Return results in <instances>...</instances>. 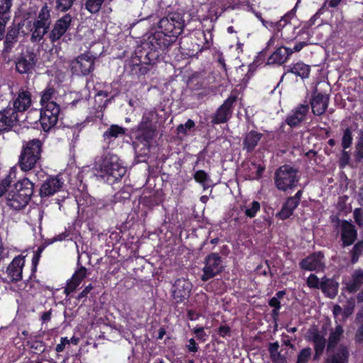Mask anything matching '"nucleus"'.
Returning a JSON list of instances; mask_svg holds the SVG:
<instances>
[{
  "label": "nucleus",
  "mask_w": 363,
  "mask_h": 363,
  "mask_svg": "<svg viewBox=\"0 0 363 363\" xmlns=\"http://www.w3.org/2000/svg\"><path fill=\"white\" fill-rule=\"evenodd\" d=\"M184 27V20L179 13H173L162 18L157 28H152L145 35L143 45L150 51L164 50L173 43Z\"/></svg>",
  "instance_id": "f257e3e1"
},
{
  "label": "nucleus",
  "mask_w": 363,
  "mask_h": 363,
  "mask_svg": "<svg viewBox=\"0 0 363 363\" xmlns=\"http://www.w3.org/2000/svg\"><path fill=\"white\" fill-rule=\"evenodd\" d=\"M57 99V94L53 88L48 87L41 93L40 122L45 132L55 127L58 121L60 106Z\"/></svg>",
  "instance_id": "f03ea898"
},
{
  "label": "nucleus",
  "mask_w": 363,
  "mask_h": 363,
  "mask_svg": "<svg viewBox=\"0 0 363 363\" xmlns=\"http://www.w3.org/2000/svg\"><path fill=\"white\" fill-rule=\"evenodd\" d=\"M291 18L292 15L288 13L275 23L263 21V25L267 28L274 30L268 46H278L283 43H289L297 38L296 26L291 22Z\"/></svg>",
  "instance_id": "7ed1b4c3"
},
{
  "label": "nucleus",
  "mask_w": 363,
  "mask_h": 363,
  "mask_svg": "<svg viewBox=\"0 0 363 363\" xmlns=\"http://www.w3.org/2000/svg\"><path fill=\"white\" fill-rule=\"evenodd\" d=\"M95 169L97 176L110 184L118 182L126 172V169L118 157L110 154L106 155L96 163Z\"/></svg>",
  "instance_id": "20e7f679"
},
{
  "label": "nucleus",
  "mask_w": 363,
  "mask_h": 363,
  "mask_svg": "<svg viewBox=\"0 0 363 363\" xmlns=\"http://www.w3.org/2000/svg\"><path fill=\"white\" fill-rule=\"evenodd\" d=\"M33 184L26 178L16 184L6 196V203L15 210L25 207L33 194Z\"/></svg>",
  "instance_id": "39448f33"
},
{
  "label": "nucleus",
  "mask_w": 363,
  "mask_h": 363,
  "mask_svg": "<svg viewBox=\"0 0 363 363\" xmlns=\"http://www.w3.org/2000/svg\"><path fill=\"white\" fill-rule=\"evenodd\" d=\"M156 116L157 114L155 110L145 111L138 125L137 140L143 143L145 147H148L150 142L155 136L156 125L155 121Z\"/></svg>",
  "instance_id": "423d86ee"
},
{
  "label": "nucleus",
  "mask_w": 363,
  "mask_h": 363,
  "mask_svg": "<svg viewBox=\"0 0 363 363\" xmlns=\"http://www.w3.org/2000/svg\"><path fill=\"white\" fill-rule=\"evenodd\" d=\"M50 10L47 5H44L38 16L37 20L30 25V22L27 25L28 30L32 33L31 40L38 42L43 38L48 32L50 26Z\"/></svg>",
  "instance_id": "0eeeda50"
},
{
  "label": "nucleus",
  "mask_w": 363,
  "mask_h": 363,
  "mask_svg": "<svg viewBox=\"0 0 363 363\" xmlns=\"http://www.w3.org/2000/svg\"><path fill=\"white\" fill-rule=\"evenodd\" d=\"M41 143L39 140H33L23 147L20 156L19 164L23 171L32 169L40 158Z\"/></svg>",
  "instance_id": "6e6552de"
},
{
  "label": "nucleus",
  "mask_w": 363,
  "mask_h": 363,
  "mask_svg": "<svg viewBox=\"0 0 363 363\" xmlns=\"http://www.w3.org/2000/svg\"><path fill=\"white\" fill-rule=\"evenodd\" d=\"M274 180L277 189L285 191L296 185L298 177L295 169L289 165H283L277 170Z\"/></svg>",
  "instance_id": "1a4fd4ad"
},
{
  "label": "nucleus",
  "mask_w": 363,
  "mask_h": 363,
  "mask_svg": "<svg viewBox=\"0 0 363 363\" xmlns=\"http://www.w3.org/2000/svg\"><path fill=\"white\" fill-rule=\"evenodd\" d=\"M94 58L88 54L77 57L71 63L73 73L77 75H86L94 69Z\"/></svg>",
  "instance_id": "9d476101"
},
{
  "label": "nucleus",
  "mask_w": 363,
  "mask_h": 363,
  "mask_svg": "<svg viewBox=\"0 0 363 363\" xmlns=\"http://www.w3.org/2000/svg\"><path fill=\"white\" fill-rule=\"evenodd\" d=\"M220 270V257L216 254H211L206 259L201 279L203 281H207L218 274Z\"/></svg>",
  "instance_id": "9b49d317"
},
{
  "label": "nucleus",
  "mask_w": 363,
  "mask_h": 363,
  "mask_svg": "<svg viewBox=\"0 0 363 363\" xmlns=\"http://www.w3.org/2000/svg\"><path fill=\"white\" fill-rule=\"evenodd\" d=\"M64 184L63 179L60 176L50 177L42 184L40 194L41 196H49L60 191Z\"/></svg>",
  "instance_id": "f8f14e48"
},
{
  "label": "nucleus",
  "mask_w": 363,
  "mask_h": 363,
  "mask_svg": "<svg viewBox=\"0 0 363 363\" xmlns=\"http://www.w3.org/2000/svg\"><path fill=\"white\" fill-rule=\"evenodd\" d=\"M191 290V284L186 279H178L172 287L174 299L177 302H182L189 296Z\"/></svg>",
  "instance_id": "ddd939ff"
},
{
  "label": "nucleus",
  "mask_w": 363,
  "mask_h": 363,
  "mask_svg": "<svg viewBox=\"0 0 363 363\" xmlns=\"http://www.w3.org/2000/svg\"><path fill=\"white\" fill-rule=\"evenodd\" d=\"M19 121V116L16 111L8 107L0 111V131L7 130L16 125Z\"/></svg>",
  "instance_id": "4468645a"
},
{
  "label": "nucleus",
  "mask_w": 363,
  "mask_h": 363,
  "mask_svg": "<svg viewBox=\"0 0 363 363\" xmlns=\"http://www.w3.org/2000/svg\"><path fill=\"white\" fill-rule=\"evenodd\" d=\"M72 22L69 14H65L58 19L49 34V38L52 42L58 40L67 30Z\"/></svg>",
  "instance_id": "2eb2a0df"
},
{
  "label": "nucleus",
  "mask_w": 363,
  "mask_h": 363,
  "mask_svg": "<svg viewBox=\"0 0 363 363\" xmlns=\"http://www.w3.org/2000/svg\"><path fill=\"white\" fill-rule=\"evenodd\" d=\"M309 111L308 105H299L294 108L286 118V123L290 127H297L303 122Z\"/></svg>",
  "instance_id": "dca6fc26"
},
{
  "label": "nucleus",
  "mask_w": 363,
  "mask_h": 363,
  "mask_svg": "<svg viewBox=\"0 0 363 363\" xmlns=\"http://www.w3.org/2000/svg\"><path fill=\"white\" fill-rule=\"evenodd\" d=\"M25 264L24 257L17 256L9 264L6 273L11 281H18L22 279L23 268Z\"/></svg>",
  "instance_id": "f3484780"
},
{
  "label": "nucleus",
  "mask_w": 363,
  "mask_h": 363,
  "mask_svg": "<svg viewBox=\"0 0 363 363\" xmlns=\"http://www.w3.org/2000/svg\"><path fill=\"white\" fill-rule=\"evenodd\" d=\"M301 267L308 271H320L324 267L323 255L321 252H317L308 256L301 262Z\"/></svg>",
  "instance_id": "a211bd4d"
},
{
  "label": "nucleus",
  "mask_w": 363,
  "mask_h": 363,
  "mask_svg": "<svg viewBox=\"0 0 363 363\" xmlns=\"http://www.w3.org/2000/svg\"><path fill=\"white\" fill-rule=\"evenodd\" d=\"M350 356L347 346H341L336 350H327L325 363H347Z\"/></svg>",
  "instance_id": "6ab92c4d"
},
{
  "label": "nucleus",
  "mask_w": 363,
  "mask_h": 363,
  "mask_svg": "<svg viewBox=\"0 0 363 363\" xmlns=\"http://www.w3.org/2000/svg\"><path fill=\"white\" fill-rule=\"evenodd\" d=\"M329 101V96L315 91L311 99L312 111L315 115L320 116L325 113Z\"/></svg>",
  "instance_id": "aec40b11"
},
{
  "label": "nucleus",
  "mask_w": 363,
  "mask_h": 363,
  "mask_svg": "<svg viewBox=\"0 0 363 363\" xmlns=\"http://www.w3.org/2000/svg\"><path fill=\"white\" fill-rule=\"evenodd\" d=\"M31 94L24 89H21L18 93L17 97L13 100V107L17 113L23 112L31 105Z\"/></svg>",
  "instance_id": "412c9836"
},
{
  "label": "nucleus",
  "mask_w": 363,
  "mask_h": 363,
  "mask_svg": "<svg viewBox=\"0 0 363 363\" xmlns=\"http://www.w3.org/2000/svg\"><path fill=\"white\" fill-rule=\"evenodd\" d=\"M235 101V98L234 96H230L224 101L213 118L214 123H225L229 119L231 114V106Z\"/></svg>",
  "instance_id": "4be33fe9"
},
{
  "label": "nucleus",
  "mask_w": 363,
  "mask_h": 363,
  "mask_svg": "<svg viewBox=\"0 0 363 363\" xmlns=\"http://www.w3.org/2000/svg\"><path fill=\"white\" fill-rule=\"evenodd\" d=\"M278 45L277 50L269 58V63L281 65L286 62L292 55V50L289 48Z\"/></svg>",
  "instance_id": "5701e85b"
},
{
  "label": "nucleus",
  "mask_w": 363,
  "mask_h": 363,
  "mask_svg": "<svg viewBox=\"0 0 363 363\" xmlns=\"http://www.w3.org/2000/svg\"><path fill=\"white\" fill-rule=\"evenodd\" d=\"M87 276V270L84 267H80L72 275L71 279L68 281L65 292L67 295L75 291L77 287L81 284L82 281Z\"/></svg>",
  "instance_id": "b1692460"
},
{
  "label": "nucleus",
  "mask_w": 363,
  "mask_h": 363,
  "mask_svg": "<svg viewBox=\"0 0 363 363\" xmlns=\"http://www.w3.org/2000/svg\"><path fill=\"white\" fill-rule=\"evenodd\" d=\"M341 238L343 245L348 246L352 245L357 238V231L354 229V226L347 221H343L341 224Z\"/></svg>",
  "instance_id": "393cba45"
},
{
  "label": "nucleus",
  "mask_w": 363,
  "mask_h": 363,
  "mask_svg": "<svg viewBox=\"0 0 363 363\" xmlns=\"http://www.w3.org/2000/svg\"><path fill=\"white\" fill-rule=\"evenodd\" d=\"M35 56L32 53L20 57L16 62V70L21 73H28L34 67Z\"/></svg>",
  "instance_id": "a878e982"
},
{
  "label": "nucleus",
  "mask_w": 363,
  "mask_h": 363,
  "mask_svg": "<svg viewBox=\"0 0 363 363\" xmlns=\"http://www.w3.org/2000/svg\"><path fill=\"white\" fill-rule=\"evenodd\" d=\"M262 137V134L255 130L247 133L243 137V149L247 152L252 151L257 145Z\"/></svg>",
  "instance_id": "bb28decb"
},
{
  "label": "nucleus",
  "mask_w": 363,
  "mask_h": 363,
  "mask_svg": "<svg viewBox=\"0 0 363 363\" xmlns=\"http://www.w3.org/2000/svg\"><path fill=\"white\" fill-rule=\"evenodd\" d=\"M310 334L311 339L314 344L316 355L322 354L326 343L324 335L314 328L310 330Z\"/></svg>",
  "instance_id": "cd10ccee"
},
{
  "label": "nucleus",
  "mask_w": 363,
  "mask_h": 363,
  "mask_svg": "<svg viewBox=\"0 0 363 363\" xmlns=\"http://www.w3.org/2000/svg\"><path fill=\"white\" fill-rule=\"evenodd\" d=\"M343 328L340 325H337L335 329L330 333L328 342L327 345V350H336L339 349L341 346H345V345H338L340 338L343 334Z\"/></svg>",
  "instance_id": "c85d7f7f"
},
{
  "label": "nucleus",
  "mask_w": 363,
  "mask_h": 363,
  "mask_svg": "<svg viewBox=\"0 0 363 363\" xmlns=\"http://www.w3.org/2000/svg\"><path fill=\"white\" fill-rule=\"evenodd\" d=\"M363 284V271L356 270L351 279L345 281L346 289L350 293L355 292Z\"/></svg>",
  "instance_id": "c756f323"
},
{
  "label": "nucleus",
  "mask_w": 363,
  "mask_h": 363,
  "mask_svg": "<svg viewBox=\"0 0 363 363\" xmlns=\"http://www.w3.org/2000/svg\"><path fill=\"white\" fill-rule=\"evenodd\" d=\"M320 289L330 298L335 297L338 290V283L333 279L323 278L321 281Z\"/></svg>",
  "instance_id": "7c9ffc66"
},
{
  "label": "nucleus",
  "mask_w": 363,
  "mask_h": 363,
  "mask_svg": "<svg viewBox=\"0 0 363 363\" xmlns=\"http://www.w3.org/2000/svg\"><path fill=\"white\" fill-rule=\"evenodd\" d=\"M287 73L294 74L301 79L308 78L310 73V67L303 62H297L289 67L285 74Z\"/></svg>",
  "instance_id": "2f4dec72"
},
{
  "label": "nucleus",
  "mask_w": 363,
  "mask_h": 363,
  "mask_svg": "<svg viewBox=\"0 0 363 363\" xmlns=\"http://www.w3.org/2000/svg\"><path fill=\"white\" fill-rule=\"evenodd\" d=\"M125 133L124 129L116 125H113L104 133V139L107 140L108 143L119 135H123Z\"/></svg>",
  "instance_id": "473e14b6"
},
{
  "label": "nucleus",
  "mask_w": 363,
  "mask_h": 363,
  "mask_svg": "<svg viewBox=\"0 0 363 363\" xmlns=\"http://www.w3.org/2000/svg\"><path fill=\"white\" fill-rule=\"evenodd\" d=\"M195 35L198 39H203L204 42H201L199 44V46H201V50L208 49L212 41V35L210 32L207 33L205 31L197 30L195 33Z\"/></svg>",
  "instance_id": "72a5a7b5"
},
{
  "label": "nucleus",
  "mask_w": 363,
  "mask_h": 363,
  "mask_svg": "<svg viewBox=\"0 0 363 363\" xmlns=\"http://www.w3.org/2000/svg\"><path fill=\"white\" fill-rule=\"evenodd\" d=\"M12 0H0V19H9Z\"/></svg>",
  "instance_id": "f704fd0d"
},
{
  "label": "nucleus",
  "mask_w": 363,
  "mask_h": 363,
  "mask_svg": "<svg viewBox=\"0 0 363 363\" xmlns=\"http://www.w3.org/2000/svg\"><path fill=\"white\" fill-rule=\"evenodd\" d=\"M194 179L200 183L204 189L209 186L210 178L208 175L203 170H199L196 172L194 174Z\"/></svg>",
  "instance_id": "c9c22d12"
},
{
  "label": "nucleus",
  "mask_w": 363,
  "mask_h": 363,
  "mask_svg": "<svg viewBox=\"0 0 363 363\" xmlns=\"http://www.w3.org/2000/svg\"><path fill=\"white\" fill-rule=\"evenodd\" d=\"M104 0H86L85 8L91 13L99 11Z\"/></svg>",
  "instance_id": "e433bc0d"
},
{
  "label": "nucleus",
  "mask_w": 363,
  "mask_h": 363,
  "mask_svg": "<svg viewBox=\"0 0 363 363\" xmlns=\"http://www.w3.org/2000/svg\"><path fill=\"white\" fill-rule=\"evenodd\" d=\"M16 168H11L7 178L0 184V197L4 194L6 188L10 185L12 179L16 177Z\"/></svg>",
  "instance_id": "4c0bfd02"
},
{
  "label": "nucleus",
  "mask_w": 363,
  "mask_h": 363,
  "mask_svg": "<svg viewBox=\"0 0 363 363\" xmlns=\"http://www.w3.org/2000/svg\"><path fill=\"white\" fill-rule=\"evenodd\" d=\"M279 347L278 342H274L270 344L269 350L273 361L280 363L283 362L284 357L278 352Z\"/></svg>",
  "instance_id": "58836bf2"
},
{
  "label": "nucleus",
  "mask_w": 363,
  "mask_h": 363,
  "mask_svg": "<svg viewBox=\"0 0 363 363\" xmlns=\"http://www.w3.org/2000/svg\"><path fill=\"white\" fill-rule=\"evenodd\" d=\"M260 209V204L257 201L252 202L246 207L245 213L249 218H253Z\"/></svg>",
  "instance_id": "ea45409f"
},
{
  "label": "nucleus",
  "mask_w": 363,
  "mask_h": 363,
  "mask_svg": "<svg viewBox=\"0 0 363 363\" xmlns=\"http://www.w3.org/2000/svg\"><path fill=\"white\" fill-rule=\"evenodd\" d=\"M311 357V349L306 347L299 352L296 363H307Z\"/></svg>",
  "instance_id": "a19ab883"
},
{
  "label": "nucleus",
  "mask_w": 363,
  "mask_h": 363,
  "mask_svg": "<svg viewBox=\"0 0 363 363\" xmlns=\"http://www.w3.org/2000/svg\"><path fill=\"white\" fill-rule=\"evenodd\" d=\"M363 252V242H357L353 247L352 252V262L355 263L357 262L359 255Z\"/></svg>",
  "instance_id": "79ce46f5"
},
{
  "label": "nucleus",
  "mask_w": 363,
  "mask_h": 363,
  "mask_svg": "<svg viewBox=\"0 0 363 363\" xmlns=\"http://www.w3.org/2000/svg\"><path fill=\"white\" fill-rule=\"evenodd\" d=\"M352 143V133L349 128H347L343 134L342 139V146L344 149H347L350 147Z\"/></svg>",
  "instance_id": "37998d69"
},
{
  "label": "nucleus",
  "mask_w": 363,
  "mask_h": 363,
  "mask_svg": "<svg viewBox=\"0 0 363 363\" xmlns=\"http://www.w3.org/2000/svg\"><path fill=\"white\" fill-rule=\"evenodd\" d=\"M355 156L358 160L363 158V134H361L358 138L355 147Z\"/></svg>",
  "instance_id": "c03bdc74"
},
{
  "label": "nucleus",
  "mask_w": 363,
  "mask_h": 363,
  "mask_svg": "<svg viewBox=\"0 0 363 363\" xmlns=\"http://www.w3.org/2000/svg\"><path fill=\"white\" fill-rule=\"evenodd\" d=\"M75 0H57V9L60 11H65L71 8Z\"/></svg>",
  "instance_id": "a18cd8bd"
},
{
  "label": "nucleus",
  "mask_w": 363,
  "mask_h": 363,
  "mask_svg": "<svg viewBox=\"0 0 363 363\" xmlns=\"http://www.w3.org/2000/svg\"><path fill=\"white\" fill-rule=\"evenodd\" d=\"M321 281L314 274H311L307 279V285L310 288L318 289L320 288Z\"/></svg>",
  "instance_id": "49530a36"
},
{
  "label": "nucleus",
  "mask_w": 363,
  "mask_h": 363,
  "mask_svg": "<svg viewBox=\"0 0 363 363\" xmlns=\"http://www.w3.org/2000/svg\"><path fill=\"white\" fill-rule=\"evenodd\" d=\"M194 125V122L192 120L189 119L185 124H180L177 128V130L179 133H186L187 130L191 129Z\"/></svg>",
  "instance_id": "de8ad7c7"
},
{
  "label": "nucleus",
  "mask_w": 363,
  "mask_h": 363,
  "mask_svg": "<svg viewBox=\"0 0 363 363\" xmlns=\"http://www.w3.org/2000/svg\"><path fill=\"white\" fill-rule=\"evenodd\" d=\"M354 308V302L353 300L350 301L347 306L343 310L344 314L342 315V321H345L353 312Z\"/></svg>",
  "instance_id": "09e8293b"
},
{
  "label": "nucleus",
  "mask_w": 363,
  "mask_h": 363,
  "mask_svg": "<svg viewBox=\"0 0 363 363\" xmlns=\"http://www.w3.org/2000/svg\"><path fill=\"white\" fill-rule=\"evenodd\" d=\"M333 313L336 321H342V315L344 311L339 305H335L333 308Z\"/></svg>",
  "instance_id": "8fccbe9b"
},
{
  "label": "nucleus",
  "mask_w": 363,
  "mask_h": 363,
  "mask_svg": "<svg viewBox=\"0 0 363 363\" xmlns=\"http://www.w3.org/2000/svg\"><path fill=\"white\" fill-rule=\"evenodd\" d=\"M293 211H294L292 209H290V208H286V205H284L281 211L279 213V216L280 218L284 220L289 218L292 215Z\"/></svg>",
  "instance_id": "3c124183"
},
{
  "label": "nucleus",
  "mask_w": 363,
  "mask_h": 363,
  "mask_svg": "<svg viewBox=\"0 0 363 363\" xmlns=\"http://www.w3.org/2000/svg\"><path fill=\"white\" fill-rule=\"evenodd\" d=\"M293 211H294L292 209H290V208H286V205H284L281 211L279 213V216L280 218L284 220L289 218L292 215Z\"/></svg>",
  "instance_id": "603ef678"
},
{
  "label": "nucleus",
  "mask_w": 363,
  "mask_h": 363,
  "mask_svg": "<svg viewBox=\"0 0 363 363\" xmlns=\"http://www.w3.org/2000/svg\"><path fill=\"white\" fill-rule=\"evenodd\" d=\"M194 333L196 334L197 339L205 342L206 340L207 335L204 332L203 328H196L194 329Z\"/></svg>",
  "instance_id": "864d4df0"
},
{
  "label": "nucleus",
  "mask_w": 363,
  "mask_h": 363,
  "mask_svg": "<svg viewBox=\"0 0 363 363\" xmlns=\"http://www.w3.org/2000/svg\"><path fill=\"white\" fill-rule=\"evenodd\" d=\"M69 343V340L67 337H62L60 340V343L57 345L56 351L57 352H62L65 349L66 345Z\"/></svg>",
  "instance_id": "5fc2aeb1"
},
{
  "label": "nucleus",
  "mask_w": 363,
  "mask_h": 363,
  "mask_svg": "<svg viewBox=\"0 0 363 363\" xmlns=\"http://www.w3.org/2000/svg\"><path fill=\"white\" fill-rule=\"evenodd\" d=\"M284 205H286V208H290V209H292L293 211H294V209L298 205V203L297 202L296 199H291L290 197L289 199H288V200L286 201V202L285 203Z\"/></svg>",
  "instance_id": "6e6d98bb"
},
{
  "label": "nucleus",
  "mask_w": 363,
  "mask_h": 363,
  "mask_svg": "<svg viewBox=\"0 0 363 363\" xmlns=\"http://www.w3.org/2000/svg\"><path fill=\"white\" fill-rule=\"evenodd\" d=\"M306 43L305 40L296 42L294 47L293 48H291V50H292V53L294 52H299L303 48V47L306 46Z\"/></svg>",
  "instance_id": "4d7b16f0"
},
{
  "label": "nucleus",
  "mask_w": 363,
  "mask_h": 363,
  "mask_svg": "<svg viewBox=\"0 0 363 363\" xmlns=\"http://www.w3.org/2000/svg\"><path fill=\"white\" fill-rule=\"evenodd\" d=\"M355 341L357 342H363V324L357 330L355 334Z\"/></svg>",
  "instance_id": "13d9d810"
},
{
  "label": "nucleus",
  "mask_w": 363,
  "mask_h": 363,
  "mask_svg": "<svg viewBox=\"0 0 363 363\" xmlns=\"http://www.w3.org/2000/svg\"><path fill=\"white\" fill-rule=\"evenodd\" d=\"M218 334L225 337L228 335H229L230 334V328L228 327V326H220L219 328H218Z\"/></svg>",
  "instance_id": "bf43d9fd"
},
{
  "label": "nucleus",
  "mask_w": 363,
  "mask_h": 363,
  "mask_svg": "<svg viewBox=\"0 0 363 363\" xmlns=\"http://www.w3.org/2000/svg\"><path fill=\"white\" fill-rule=\"evenodd\" d=\"M93 289V286L91 284H89L85 287V289L79 294L78 299H82V298H84L86 296V295L91 291V290Z\"/></svg>",
  "instance_id": "052dcab7"
},
{
  "label": "nucleus",
  "mask_w": 363,
  "mask_h": 363,
  "mask_svg": "<svg viewBox=\"0 0 363 363\" xmlns=\"http://www.w3.org/2000/svg\"><path fill=\"white\" fill-rule=\"evenodd\" d=\"M188 350L190 352H196L198 350V347L196 346L195 340L191 338L189 340V345H187Z\"/></svg>",
  "instance_id": "680f3d73"
},
{
  "label": "nucleus",
  "mask_w": 363,
  "mask_h": 363,
  "mask_svg": "<svg viewBox=\"0 0 363 363\" xmlns=\"http://www.w3.org/2000/svg\"><path fill=\"white\" fill-rule=\"evenodd\" d=\"M42 250H43L42 249L39 248L38 250V251L34 254L33 259H32V263L34 266H36L37 264L38 263Z\"/></svg>",
  "instance_id": "e2e57ef3"
},
{
  "label": "nucleus",
  "mask_w": 363,
  "mask_h": 363,
  "mask_svg": "<svg viewBox=\"0 0 363 363\" xmlns=\"http://www.w3.org/2000/svg\"><path fill=\"white\" fill-rule=\"evenodd\" d=\"M269 306L273 307V308H280V302L278 299L277 297H273L270 299L269 301Z\"/></svg>",
  "instance_id": "0e129e2a"
},
{
  "label": "nucleus",
  "mask_w": 363,
  "mask_h": 363,
  "mask_svg": "<svg viewBox=\"0 0 363 363\" xmlns=\"http://www.w3.org/2000/svg\"><path fill=\"white\" fill-rule=\"evenodd\" d=\"M354 218H355V221L359 224V225H362V222H363V220L361 217V215H360V211L359 209H356L354 211Z\"/></svg>",
  "instance_id": "69168bd1"
},
{
  "label": "nucleus",
  "mask_w": 363,
  "mask_h": 363,
  "mask_svg": "<svg viewBox=\"0 0 363 363\" xmlns=\"http://www.w3.org/2000/svg\"><path fill=\"white\" fill-rule=\"evenodd\" d=\"M8 19H0V40H2L4 33V26Z\"/></svg>",
  "instance_id": "338daca9"
},
{
  "label": "nucleus",
  "mask_w": 363,
  "mask_h": 363,
  "mask_svg": "<svg viewBox=\"0 0 363 363\" xmlns=\"http://www.w3.org/2000/svg\"><path fill=\"white\" fill-rule=\"evenodd\" d=\"M15 38H16L15 32H13V34H11V33H9L6 35V43L9 44L10 43H12V41L14 40Z\"/></svg>",
  "instance_id": "774afa93"
}]
</instances>
